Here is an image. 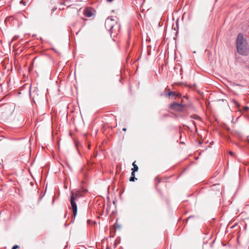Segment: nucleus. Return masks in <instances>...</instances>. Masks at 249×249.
<instances>
[{
    "mask_svg": "<svg viewBox=\"0 0 249 249\" xmlns=\"http://www.w3.org/2000/svg\"><path fill=\"white\" fill-rule=\"evenodd\" d=\"M126 129L125 128H124L123 129V131H126Z\"/></svg>",
    "mask_w": 249,
    "mask_h": 249,
    "instance_id": "obj_14",
    "label": "nucleus"
},
{
    "mask_svg": "<svg viewBox=\"0 0 249 249\" xmlns=\"http://www.w3.org/2000/svg\"><path fill=\"white\" fill-rule=\"evenodd\" d=\"M56 9V8H53L52 10V11L54 12Z\"/></svg>",
    "mask_w": 249,
    "mask_h": 249,
    "instance_id": "obj_12",
    "label": "nucleus"
},
{
    "mask_svg": "<svg viewBox=\"0 0 249 249\" xmlns=\"http://www.w3.org/2000/svg\"><path fill=\"white\" fill-rule=\"evenodd\" d=\"M19 247L18 245H15L13 248L12 249H18Z\"/></svg>",
    "mask_w": 249,
    "mask_h": 249,
    "instance_id": "obj_9",
    "label": "nucleus"
},
{
    "mask_svg": "<svg viewBox=\"0 0 249 249\" xmlns=\"http://www.w3.org/2000/svg\"><path fill=\"white\" fill-rule=\"evenodd\" d=\"M137 179V178L135 177V172H132L131 173V177H130L129 180L130 181H134Z\"/></svg>",
    "mask_w": 249,
    "mask_h": 249,
    "instance_id": "obj_7",
    "label": "nucleus"
},
{
    "mask_svg": "<svg viewBox=\"0 0 249 249\" xmlns=\"http://www.w3.org/2000/svg\"><path fill=\"white\" fill-rule=\"evenodd\" d=\"M237 51L238 53L242 55H247L249 53V48L247 42L244 39L241 34H239L236 40Z\"/></svg>",
    "mask_w": 249,
    "mask_h": 249,
    "instance_id": "obj_2",
    "label": "nucleus"
},
{
    "mask_svg": "<svg viewBox=\"0 0 249 249\" xmlns=\"http://www.w3.org/2000/svg\"><path fill=\"white\" fill-rule=\"evenodd\" d=\"M184 107V106L180 103H173L171 104L169 106L170 109L175 111H182Z\"/></svg>",
    "mask_w": 249,
    "mask_h": 249,
    "instance_id": "obj_4",
    "label": "nucleus"
},
{
    "mask_svg": "<svg viewBox=\"0 0 249 249\" xmlns=\"http://www.w3.org/2000/svg\"><path fill=\"white\" fill-rule=\"evenodd\" d=\"M31 94H32V93H31V89H30V96L31 95Z\"/></svg>",
    "mask_w": 249,
    "mask_h": 249,
    "instance_id": "obj_16",
    "label": "nucleus"
},
{
    "mask_svg": "<svg viewBox=\"0 0 249 249\" xmlns=\"http://www.w3.org/2000/svg\"><path fill=\"white\" fill-rule=\"evenodd\" d=\"M249 109V108L248 107H244V109H245V110H247V111Z\"/></svg>",
    "mask_w": 249,
    "mask_h": 249,
    "instance_id": "obj_11",
    "label": "nucleus"
},
{
    "mask_svg": "<svg viewBox=\"0 0 249 249\" xmlns=\"http://www.w3.org/2000/svg\"><path fill=\"white\" fill-rule=\"evenodd\" d=\"M84 14L86 17L90 18L95 15V11L92 8L87 7L84 10Z\"/></svg>",
    "mask_w": 249,
    "mask_h": 249,
    "instance_id": "obj_5",
    "label": "nucleus"
},
{
    "mask_svg": "<svg viewBox=\"0 0 249 249\" xmlns=\"http://www.w3.org/2000/svg\"><path fill=\"white\" fill-rule=\"evenodd\" d=\"M82 194L80 191H76L75 192L71 191L70 202L71 209L72 211L73 216L72 218H75L77 212V207L76 203V200L81 197Z\"/></svg>",
    "mask_w": 249,
    "mask_h": 249,
    "instance_id": "obj_3",
    "label": "nucleus"
},
{
    "mask_svg": "<svg viewBox=\"0 0 249 249\" xmlns=\"http://www.w3.org/2000/svg\"><path fill=\"white\" fill-rule=\"evenodd\" d=\"M233 103L236 105V106H238V103L235 101V100H233Z\"/></svg>",
    "mask_w": 249,
    "mask_h": 249,
    "instance_id": "obj_10",
    "label": "nucleus"
},
{
    "mask_svg": "<svg viewBox=\"0 0 249 249\" xmlns=\"http://www.w3.org/2000/svg\"><path fill=\"white\" fill-rule=\"evenodd\" d=\"M133 168L132 169V172H136L138 170V166L135 164V162H134L132 164Z\"/></svg>",
    "mask_w": 249,
    "mask_h": 249,
    "instance_id": "obj_8",
    "label": "nucleus"
},
{
    "mask_svg": "<svg viewBox=\"0 0 249 249\" xmlns=\"http://www.w3.org/2000/svg\"><path fill=\"white\" fill-rule=\"evenodd\" d=\"M229 154H230V155H233V153L232 152H231V151H230V152H229Z\"/></svg>",
    "mask_w": 249,
    "mask_h": 249,
    "instance_id": "obj_13",
    "label": "nucleus"
},
{
    "mask_svg": "<svg viewBox=\"0 0 249 249\" xmlns=\"http://www.w3.org/2000/svg\"><path fill=\"white\" fill-rule=\"evenodd\" d=\"M118 19L116 17H109L105 21V27L110 32L111 36H115L119 32L120 24L118 23Z\"/></svg>",
    "mask_w": 249,
    "mask_h": 249,
    "instance_id": "obj_1",
    "label": "nucleus"
},
{
    "mask_svg": "<svg viewBox=\"0 0 249 249\" xmlns=\"http://www.w3.org/2000/svg\"><path fill=\"white\" fill-rule=\"evenodd\" d=\"M109 2H111L113 0H107Z\"/></svg>",
    "mask_w": 249,
    "mask_h": 249,
    "instance_id": "obj_15",
    "label": "nucleus"
},
{
    "mask_svg": "<svg viewBox=\"0 0 249 249\" xmlns=\"http://www.w3.org/2000/svg\"><path fill=\"white\" fill-rule=\"evenodd\" d=\"M165 96H171L173 97H181V95L179 93H177L175 91H169L168 93L165 94Z\"/></svg>",
    "mask_w": 249,
    "mask_h": 249,
    "instance_id": "obj_6",
    "label": "nucleus"
}]
</instances>
